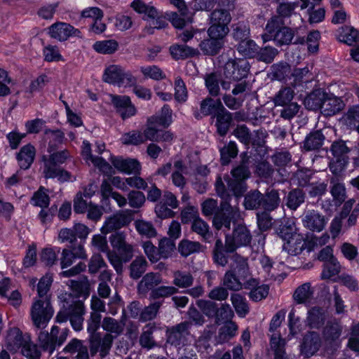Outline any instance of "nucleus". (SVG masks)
Returning <instances> with one entry per match:
<instances>
[{
	"mask_svg": "<svg viewBox=\"0 0 359 359\" xmlns=\"http://www.w3.org/2000/svg\"><path fill=\"white\" fill-rule=\"evenodd\" d=\"M6 346L11 351L16 352L21 349V353L28 359H39L41 353L37 346L32 343L28 334H23L17 328H11L6 337Z\"/></svg>",
	"mask_w": 359,
	"mask_h": 359,
	"instance_id": "1",
	"label": "nucleus"
},
{
	"mask_svg": "<svg viewBox=\"0 0 359 359\" xmlns=\"http://www.w3.org/2000/svg\"><path fill=\"white\" fill-rule=\"evenodd\" d=\"M85 313L86 309L83 301H73L69 305L60 309L55 317V320L60 323L69 320L75 331H81L83 329Z\"/></svg>",
	"mask_w": 359,
	"mask_h": 359,
	"instance_id": "2",
	"label": "nucleus"
},
{
	"mask_svg": "<svg viewBox=\"0 0 359 359\" xmlns=\"http://www.w3.org/2000/svg\"><path fill=\"white\" fill-rule=\"evenodd\" d=\"M69 333L68 328L60 330L57 326H53L50 332L41 331L39 334V342L43 350L52 353L56 346H61L67 339Z\"/></svg>",
	"mask_w": 359,
	"mask_h": 359,
	"instance_id": "3",
	"label": "nucleus"
},
{
	"mask_svg": "<svg viewBox=\"0 0 359 359\" xmlns=\"http://www.w3.org/2000/svg\"><path fill=\"white\" fill-rule=\"evenodd\" d=\"M53 315V309L48 297L36 300L31 308V316L35 327L44 328Z\"/></svg>",
	"mask_w": 359,
	"mask_h": 359,
	"instance_id": "4",
	"label": "nucleus"
},
{
	"mask_svg": "<svg viewBox=\"0 0 359 359\" xmlns=\"http://www.w3.org/2000/svg\"><path fill=\"white\" fill-rule=\"evenodd\" d=\"M239 216V210L229 201H222L219 210L213 217L212 224L217 230L223 228L230 229L231 222Z\"/></svg>",
	"mask_w": 359,
	"mask_h": 359,
	"instance_id": "5",
	"label": "nucleus"
},
{
	"mask_svg": "<svg viewBox=\"0 0 359 359\" xmlns=\"http://www.w3.org/2000/svg\"><path fill=\"white\" fill-rule=\"evenodd\" d=\"M115 336L111 333H97L90 335L89 349L92 356L99 353L101 358L107 356L112 348Z\"/></svg>",
	"mask_w": 359,
	"mask_h": 359,
	"instance_id": "6",
	"label": "nucleus"
},
{
	"mask_svg": "<svg viewBox=\"0 0 359 359\" xmlns=\"http://www.w3.org/2000/svg\"><path fill=\"white\" fill-rule=\"evenodd\" d=\"M280 233L285 241L283 244V249L289 254L297 255L304 249V241L303 236L296 232L295 228L283 226Z\"/></svg>",
	"mask_w": 359,
	"mask_h": 359,
	"instance_id": "7",
	"label": "nucleus"
},
{
	"mask_svg": "<svg viewBox=\"0 0 359 359\" xmlns=\"http://www.w3.org/2000/svg\"><path fill=\"white\" fill-rule=\"evenodd\" d=\"M249 69V62L246 60H231L224 65V76L226 79L238 81L247 76Z\"/></svg>",
	"mask_w": 359,
	"mask_h": 359,
	"instance_id": "8",
	"label": "nucleus"
},
{
	"mask_svg": "<svg viewBox=\"0 0 359 359\" xmlns=\"http://www.w3.org/2000/svg\"><path fill=\"white\" fill-rule=\"evenodd\" d=\"M191 321H184L170 327L168 330V341L175 346L184 345L191 334Z\"/></svg>",
	"mask_w": 359,
	"mask_h": 359,
	"instance_id": "9",
	"label": "nucleus"
},
{
	"mask_svg": "<svg viewBox=\"0 0 359 359\" xmlns=\"http://www.w3.org/2000/svg\"><path fill=\"white\" fill-rule=\"evenodd\" d=\"M48 33L51 38L60 41H65L70 36L82 38V34L79 29L74 28L68 23L62 22H55L52 25L49 27Z\"/></svg>",
	"mask_w": 359,
	"mask_h": 359,
	"instance_id": "10",
	"label": "nucleus"
},
{
	"mask_svg": "<svg viewBox=\"0 0 359 359\" xmlns=\"http://www.w3.org/2000/svg\"><path fill=\"white\" fill-rule=\"evenodd\" d=\"M131 220V215L128 211L118 212L106 219L101 229V232L103 234H108L113 231H116L121 228L127 226Z\"/></svg>",
	"mask_w": 359,
	"mask_h": 359,
	"instance_id": "11",
	"label": "nucleus"
},
{
	"mask_svg": "<svg viewBox=\"0 0 359 359\" xmlns=\"http://www.w3.org/2000/svg\"><path fill=\"white\" fill-rule=\"evenodd\" d=\"M327 222L325 216L316 210H306L302 219L304 226L313 232L323 231Z\"/></svg>",
	"mask_w": 359,
	"mask_h": 359,
	"instance_id": "12",
	"label": "nucleus"
},
{
	"mask_svg": "<svg viewBox=\"0 0 359 359\" xmlns=\"http://www.w3.org/2000/svg\"><path fill=\"white\" fill-rule=\"evenodd\" d=\"M103 80L109 83L128 84L133 83L134 79L131 75L125 73L123 69L117 65H110L104 71Z\"/></svg>",
	"mask_w": 359,
	"mask_h": 359,
	"instance_id": "13",
	"label": "nucleus"
},
{
	"mask_svg": "<svg viewBox=\"0 0 359 359\" xmlns=\"http://www.w3.org/2000/svg\"><path fill=\"white\" fill-rule=\"evenodd\" d=\"M110 243L114 249L123 256L124 262H128L133 256V246L128 243L123 233H116L110 236Z\"/></svg>",
	"mask_w": 359,
	"mask_h": 359,
	"instance_id": "14",
	"label": "nucleus"
},
{
	"mask_svg": "<svg viewBox=\"0 0 359 359\" xmlns=\"http://www.w3.org/2000/svg\"><path fill=\"white\" fill-rule=\"evenodd\" d=\"M110 97L112 104L116 108L118 113L123 119L135 114L136 109L132 104L128 96L110 95Z\"/></svg>",
	"mask_w": 359,
	"mask_h": 359,
	"instance_id": "15",
	"label": "nucleus"
},
{
	"mask_svg": "<svg viewBox=\"0 0 359 359\" xmlns=\"http://www.w3.org/2000/svg\"><path fill=\"white\" fill-rule=\"evenodd\" d=\"M70 155L67 150H63L59 152H55L49 156L48 158L46 156L43 157L44 162L43 174L45 177L53 176L55 170L53 168H58L57 164H62L69 158Z\"/></svg>",
	"mask_w": 359,
	"mask_h": 359,
	"instance_id": "16",
	"label": "nucleus"
},
{
	"mask_svg": "<svg viewBox=\"0 0 359 359\" xmlns=\"http://www.w3.org/2000/svg\"><path fill=\"white\" fill-rule=\"evenodd\" d=\"M234 244L231 243H222L221 240H217L213 250V259L216 264L224 266L228 263L226 253L234 252Z\"/></svg>",
	"mask_w": 359,
	"mask_h": 359,
	"instance_id": "17",
	"label": "nucleus"
},
{
	"mask_svg": "<svg viewBox=\"0 0 359 359\" xmlns=\"http://www.w3.org/2000/svg\"><path fill=\"white\" fill-rule=\"evenodd\" d=\"M251 239L252 236L248 228L239 224L234 228L232 238L227 237L226 242L234 244V250H236L238 246L250 244Z\"/></svg>",
	"mask_w": 359,
	"mask_h": 359,
	"instance_id": "18",
	"label": "nucleus"
},
{
	"mask_svg": "<svg viewBox=\"0 0 359 359\" xmlns=\"http://www.w3.org/2000/svg\"><path fill=\"white\" fill-rule=\"evenodd\" d=\"M162 282L161 274L158 273H147L137 285V290L140 294L146 295L149 290H154L155 287Z\"/></svg>",
	"mask_w": 359,
	"mask_h": 359,
	"instance_id": "19",
	"label": "nucleus"
},
{
	"mask_svg": "<svg viewBox=\"0 0 359 359\" xmlns=\"http://www.w3.org/2000/svg\"><path fill=\"white\" fill-rule=\"evenodd\" d=\"M344 104L343 101L332 95L325 93L323 101L322 113L327 116H330L343 109Z\"/></svg>",
	"mask_w": 359,
	"mask_h": 359,
	"instance_id": "20",
	"label": "nucleus"
},
{
	"mask_svg": "<svg viewBox=\"0 0 359 359\" xmlns=\"http://www.w3.org/2000/svg\"><path fill=\"white\" fill-rule=\"evenodd\" d=\"M320 346V338L316 332H309L304 337L302 353L309 358L318 351Z\"/></svg>",
	"mask_w": 359,
	"mask_h": 359,
	"instance_id": "21",
	"label": "nucleus"
},
{
	"mask_svg": "<svg viewBox=\"0 0 359 359\" xmlns=\"http://www.w3.org/2000/svg\"><path fill=\"white\" fill-rule=\"evenodd\" d=\"M314 288L310 283H304L298 286L292 294L293 300L298 304L311 302L313 297Z\"/></svg>",
	"mask_w": 359,
	"mask_h": 359,
	"instance_id": "22",
	"label": "nucleus"
},
{
	"mask_svg": "<svg viewBox=\"0 0 359 359\" xmlns=\"http://www.w3.org/2000/svg\"><path fill=\"white\" fill-rule=\"evenodd\" d=\"M342 326L338 322H330L324 328L323 334L327 343L334 348L339 346L338 339L341 336Z\"/></svg>",
	"mask_w": 359,
	"mask_h": 359,
	"instance_id": "23",
	"label": "nucleus"
},
{
	"mask_svg": "<svg viewBox=\"0 0 359 359\" xmlns=\"http://www.w3.org/2000/svg\"><path fill=\"white\" fill-rule=\"evenodd\" d=\"M285 346V340L281 338L280 334L273 333L270 340V348L274 359H288Z\"/></svg>",
	"mask_w": 359,
	"mask_h": 359,
	"instance_id": "24",
	"label": "nucleus"
},
{
	"mask_svg": "<svg viewBox=\"0 0 359 359\" xmlns=\"http://www.w3.org/2000/svg\"><path fill=\"white\" fill-rule=\"evenodd\" d=\"M354 202V200H349L346 201L342 208L339 216L336 217L332 220L330 226V232L333 238L337 236L339 233L340 232L342 227V220L348 217V214L350 213L353 208Z\"/></svg>",
	"mask_w": 359,
	"mask_h": 359,
	"instance_id": "25",
	"label": "nucleus"
},
{
	"mask_svg": "<svg viewBox=\"0 0 359 359\" xmlns=\"http://www.w3.org/2000/svg\"><path fill=\"white\" fill-rule=\"evenodd\" d=\"M111 162L113 165L121 172L135 174L140 172V164L135 159L114 158Z\"/></svg>",
	"mask_w": 359,
	"mask_h": 359,
	"instance_id": "26",
	"label": "nucleus"
},
{
	"mask_svg": "<svg viewBox=\"0 0 359 359\" xmlns=\"http://www.w3.org/2000/svg\"><path fill=\"white\" fill-rule=\"evenodd\" d=\"M232 122V114L224 108L221 111H218L216 116V127L217 133L221 136H224L230 128Z\"/></svg>",
	"mask_w": 359,
	"mask_h": 359,
	"instance_id": "27",
	"label": "nucleus"
},
{
	"mask_svg": "<svg viewBox=\"0 0 359 359\" xmlns=\"http://www.w3.org/2000/svg\"><path fill=\"white\" fill-rule=\"evenodd\" d=\"M340 269L341 266L338 261L337 259H332L324 264L321 278L338 282V279L340 277V276H339Z\"/></svg>",
	"mask_w": 359,
	"mask_h": 359,
	"instance_id": "28",
	"label": "nucleus"
},
{
	"mask_svg": "<svg viewBox=\"0 0 359 359\" xmlns=\"http://www.w3.org/2000/svg\"><path fill=\"white\" fill-rule=\"evenodd\" d=\"M235 268L233 266H231V269L228 270L222 280V285L226 288V290L232 291H239L243 288V284L235 274Z\"/></svg>",
	"mask_w": 359,
	"mask_h": 359,
	"instance_id": "29",
	"label": "nucleus"
},
{
	"mask_svg": "<svg viewBox=\"0 0 359 359\" xmlns=\"http://www.w3.org/2000/svg\"><path fill=\"white\" fill-rule=\"evenodd\" d=\"M35 156V149L33 146L27 144L21 148L18 160L21 168L27 169L33 163Z\"/></svg>",
	"mask_w": 359,
	"mask_h": 359,
	"instance_id": "30",
	"label": "nucleus"
},
{
	"mask_svg": "<svg viewBox=\"0 0 359 359\" xmlns=\"http://www.w3.org/2000/svg\"><path fill=\"white\" fill-rule=\"evenodd\" d=\"M101 326L106 331L105 333H111V335L115 336V339L124 330V324L111 317H104Z\"/></svg>",
	"mask_w": 359,
	"mask_h": 359,
	"instance_id": "31",
	"label": "nucleus"
},
{
	"mask_svg": "<svg viewBox=\"0 0 359 359\" xmlns=\"http://www.w3.org/2000/svg\"><path fill=\"white\" fill-rule=\"evenodd\" d=\"M224 107L220 100H213L211 97H207L201 103L200 111L203 116H208L212 113L221 111Z\"/></svg>",
	"mask_w": 359,
	"mask_h": 359,
	"instance_id": "32",
	"label": "nucleus"
},
{
	"mask_svg": "<svg viewBox=\"0 0 359 359\" xmlns=\"http://www.w3.org/2000/svg\"><path fill=\"white\" fill-rule=\"evenodd\" d=\"M280 201L277 190L267 189L265 194H262V207L266 210L272 211L279 205Z\"/></svg>",
	"mask_w": 359,
	"mask_h": 359,
	"instance_id": "33",
	"label": "nucleus"
},
{
	"mask_svg": "<svg viewBox=\"0 0 359 359\" xmlns=\"http://www.w3.org/2000/svg\"><path fill=\"white\" fill-rule=\"evenodd\" d=\"M231 304L238 316L244 318L250 311L246 299L239 293L231 294Z\"/></svg>",
	"mask_w": 359,
	"mask_h": 359,
	"instance_id": "34",
	"label": "nucleus"
},
{
	"mask_svg": "<svg viewBox=\"0 0 359 359\" xmlns=\"http://www.w3.org/2000/svg\"><path fill=\"white\" fill-rule=\"evenodd\" d=\"M222 46L223 40L216 37H210V39L203 40L200 43L202 51L205 54L210 55L217 54Z\"/></svg>",
	"mask_w": 359,
	"mask_h": 359,
	"instance_id": "35",
	"label": "nucleus"
},
{
	"mask_svg": "<svg viewBox=\"0 0 359 359\" xmlns=\"http://www.w3.org/2000/svg\"><path fill=\"white\" fill-rule=\"evenodd\" d=\"M326 318L325 311L323 308L314 306L308 313L307 321L312 327H319Z\"/></svg>",
	"mask_w": 359,
	"mask_h": 359,
	"instance_id": "36",
	"label": "nucleus"
},
{
	"mask_svg": "<svg viewBox=\"0 0 359 359\" xmlns=\"http://www.w3.org/2000/svg\"><path fill=\"white\" fill-rule=\"evenodd\" d=\"M325 93L320 90H314L304 99V105L309 110L321 109Z\"/></svg>",
	"mask_w": 359,
	"mask_h": 359,
	"instance_id": "37",
	"label": "nucleus"
},
{
	"mask_svg": "<svg viewBox=\"0 0 359 359\" xmlns=\"http://www.w3.org/2000/svg\"><path fill=\"white\" fill-rule=\"evenodd\" d=\"M172 57L175 60L185 59L198 53L197 50L186 45L175 44L170 48Z\"/></svg>",
	"mask_w": 359,
	"mask_h": 359,
	"instance_id": "38",
	"label": "nucleus"
},
{
	"mask_svg": "<svg viewBox=\"0 0 359 359\" xmlns=\"http://www.w3.org/2000/svg\"><path fill=\"white\" fill-rule=\"evenodd\" d=\"M325 138L321 130L311 133L304 141V147L307 151L318 149L323 145Z\"/></svg>",
	"mask_w": 359,
	"mask_h": 359,
	"instance_id": "39",
	"label": "nucleus"
},
{
	"mask_svg": "<svg viewBox=\"0 0 359 359\" xmlns=\"http://www.w3.org/2000/svg\"><path fill=\"white\" fill-rule=\"evenodd\" d=\"M44 140L48 142V151L51 153L56 149L58 144L62 143L64 133L58 130H48L45 132Z\"/></svg>",
	"mask_w": 359,
	"mask_h": 359,
	"instance_id": "40",
	"label": "nucleus"
},
{
	"mask_svg": "<svg viewBox=\"0 0 359 359\" xmlns=\"http://www.w3.org/2000/svg\"><path fill=\"white\" fill-rule=\"evenodd\" d=\"M305 193L300 189H294L290 191L286 198V205L291 210H295L304 202Z\"/></svg>",
	"mask_w": 359,
	"mask_h": 359,
	"instance_id": "41",
	"label": "nucleus"
},
{
	"mask_svg": "<svg viewBox=\"0 0 359 359\" xmlns=\"http://www.w3.org/2000/svg\"><path fill=\"white\" fill-rule=\"evenodd\" d=\"M148 263L142 257H137L130 265V276L133 279H138L146 271Z\"/></svg>",
	"mask_w": 359,
	"mask_h": 359,
	"instance_id": "42",
	"label": "nucleus"
},
{
	"mask_svg": "<svg viewBox=\"0 0 359 359\" xmlns=\"http://www.w3.org/2000/svg\"><path fill=\"white\" fill-rule=\"evenodd\" d=\"M283 22L280 16H274L271 18L267 22L266 26V33L262 35L264 42H266L274 39V35L276 32L282 28Z\"/></svg>",
	"mask_w": 359,
	"mask_h": 359,
	"instance_id": "43",
	"label": "nucleus"
},
{
	"mask_svg": "<svg viewBox=\"0 0 359 359\" xmlns=\"http://www.w3.org/2000/svg\"><path fill=\"white\" fill-rule=\"evenodd\" d=\"M173 284L180 288L191 287L194 283L193 276L187 271H175L173 272Z\"/></svg>",
	"mask_w": 359,
	"mask_h": 359,
	"instance_id": "44",
	"label": "nucleus"
},
{
	"mask_svg": "<svg viewBox=\"0 0 359 359\" xmlns=\"http://www.w3.org/2000/svg\"><path fill=\"white\" fill-rule=\"evenodd\" d=\"M341 180L338 177L330 178V183L332 184L330 192L334 199L339 204L342 203L346 199L345 187L341 182Z\"/></svg>",
	"mask_w": 359,
	"mask_h": 359,
	"instance_id": "45",
	"label": "nucleus"
},
{
	"mask_svg": "<svg viewBox=\"0 0 359 359\" xmlns=\"http://www.w3.org/2000/svg\"><path fill=\"white\" fill-rule=\"evenodd\" d=\"M259 47L250 39H245L241 41L238 46V52L243 56L255 57L258 53Z\"/></svg>",
	"mask_w": 359,
	"mask_h": 359,
	"instance_id": "46",
	"label": "nucleus"
},
{
	"mask_svg": "<svg viewBox=\"0 0 359 359\" xmlns=\"http://www.w3.org/2000/svg\"><path fill=\"white\" fill-rule=\"evenodd\" d=\"M234 317V311L231 306L227 303H224L220 305V307L217 308L215 314V322L217 324L231 321Z\"/></svg>",
	"mask_w": 359,
	"mask_h": 359,
	"instance_id": "47",
	"label": "nucleus"
},
{
	"mask_svg": "<svg viewBox=\"0 0 359 359\" xmlns=\"http://www.w3.org/2000/svg\"><path fill=\"white\" fill-rule=\"evenodd\" d=\"M339 39L340 41L351 46L359 41V33L353 27L346 26L341 28Z\"/></svg>",
	"mask_w": 359,
	"mask_h": 359,
	"instance_id": "48",
	"label": "nucleus"
},
{
	"mask_svg": "<svg viewBox=\"0 0 359 359\" xmlns=\"http://www.w3.org/2000/svg\"><path fill=\"white\" fill-rule=\"evenodd\" d=\"M262 194L257 190L248 193L245 196L244 205L246 209L253 210L262 206Z\"/></svg>",
	"mask_w": 359,
	"mask_h": 359,
	"instance_id": "49",
	"label": "nucleus"
},
{
	"mask_svg": "<svg viewBox=\"0 0 359 359\" xmlns=\"http://www.w3.org/2000/svg\"><path fill=\"white\" fill-rule=\"evenodd\" d=\"M131 7L139 13H144L149 18L155 19L158 18V11L154 6H148L142 0H134Z\"/></svg>",
	"mask_w": 359,
	"mask_h": 359,
	"instance_id": "50",
	"label": "nucleus"
},
{
	"mask_svg": "<svg viewBox=\"0 0 359 359\" xmlns=\"http://www.w3.org/2000/svg\"><path fill=\"white\" fill-rule=\"evenodd\" d=\"M202 245L198 242L191 241L189 240L182 241L178 246V250L184 257H187L191 254L200 252Z\"/></svg>",
	"mask_w": 359,
	"mask_h": 359,
	"instance_id": "51",
	"label": "nucleus"
},
{
	"mask_svg": "<svg viewBox=\"0 0 359 359\" xmlns=\"http://www.w3.org/2000/svg\"><path fill=\"white\" fill-rule=\"evenodd\" d=\"M162 306L161 302H154L144 308L140 315V320L146 322L154 319Z\"/></svg>",
	"mask_w": 359,
	"mask_h": 359,
	"instance_id": "52",
	"label": "nucleus"
},
{
	"mask_svg": "<svg viewBox=\"0 0 359 359\" xmlns=\"http://www.w3.org/2000/svg\"><path fill=\"white\" fill-rule=\"evenodd\" d=\"M135 226L137 232L147 238H153L156 236V229L153 224L142 219H138L135 222Z\"/></svg>",
	"mask_w": 359,
	"mask_h": 359,
	"instance_id": "53",
	"label": "nucleus"
},
{
	"mask_svg": "<svg viewBox=\"0 0 359 359\" xmlns=\"http://www.w3.org/2000/svg\"><path fill=\"white\" fill-rule=\"evenodd\" d=\"M117 48L118 43L114 40L97 41L93 45L95 51L102 54H111L117 50Z\"/></svg>",
	"mask_w": 359,
	"mask_h": 359,
	"instance_id": "54",
	"label": "nucleus"
},
{
	"mask_svg": "<svg viewBox=\"0 0 359 359\" xmlns=\"http://www.w3.org/2000/svg\"><path fill=\"white\" fill-rule=\"evenodd\" d=\"M331 152L333 155L334 159H341V158H348V153L349 152V149L346 145L345 142L342 140L334 142L331 146Z\"/></svg>",
	"mask_w": 359,
	"mask_h": 359,
	"instance_id": "55",
	"label": "nucleus"
},
{
	"mask_svg": "<svg viewBox=\"0 0 359 359\" xmlns=\"http://www.w3.org/2000/svg\"><path fill=\"white\" fill-rule=\"evenodd\" d=\"M172 111L168 105H165L161 110V116L150 117L151 123H158V126L168 127L171 123Z\"/></svg>",
	"mask_w": 359,
	"mask_h": 359,
	"instance_id": "56",
	"label": "nucleus"
},
{
	"mask_svg": "<svg viewBox=\"0 0 359 359\" xmlns=\"http://www.w3.org/2000/svg\"><path fill=\"white\" fill-rule=\"evenodd\" d=\"M294 36V31L292 29L283 27L274 35V39L280 45L289 44Z\"/></svg>",
	"mask_w": 359,
	"mask_h": 359,
	"instance_id": "57",
	"label": "nucleus"
},
{
	"mask_svg": "<svg viewBox=\"0 0 359 359\" xmlns=\"http://www.w3.org/2000/svg\"><path fill=\"white\" fill-rule=\"evenodd\" d=\"M294 91L289 87L281 88L274 98L276 105L283 106L292 102Z\"/></svg>",
	"mask_w": 359,
	"mask_h": 359,
	"instance_id": "58",
	"label": "nucleus"
},
{
	"mask_svg": "<svg viewBox=\"0 0 359 359\" xmlns=\"http://www.w3.org/2000/svg\"><path fill=\"white\" fill-rule=\"evenodd\" d=\"M154 327L147 325L144 327L143 332L140 337V345L147 348H151L156 346V342L152 337Z\"/></svg>",
	"mask_w": 359,
	"mask_h": 359,
	"instance_id": "59",
	"label": "nucleus"
},
{
	"mask_svg": "<svg viewBox=\"0 0 359 359\" xmlns=\"http://www.w3.org/2000/svg\"><path fill=\"white\" fill-rule=\"evenodd\" d=\"M238 150L235 142H230L227 146L220 149L221 159L223 164H227L231 158H235L238 154Z\"/></svg>",
	"mask_w": 359,
	"mask_h": 359,
	"instance_id": "60",
	"label": "nucleus"
},
{
	"mask_svg": "<svg viewBox=\"0 0 359 359\" xmlns=\"http://www.w3.org/2000/svg\"><path fill=\"white\" fill-rule=\"evenodd\" d=\"M348 162L346 158L334 159L332 158L330 163V169L333 176L332 177H338L343 179V172Z\"/></svg>",
	"mask_w": 359,
	"mask_h": 359,
	"instance_id": "61",
	"label": "nucleus"
},
{
	"mask_svg": "<svg viewBox=\"0 0 359 359\" xmlns=\"http://www.w3.org/2000/svg\"><path fill=\"white\" fill-rule=\"evenodd\" d=\"M191 230L202 236L204 239L210 237L209 226L199 217L192 222Z\"/></svg>",
	"mask_w": 359,
	"mask_h": 359,
	"instance_id": "62",
	"label": "nucleus"
},
{
	"mask_svg": "<svg viewBox=\"0 0 359 359\" xmlns=\"http://www.w3.org/2000/svg\"><path fill=\"white\" fill-rule=\"evenodd\" d=\"M231 19V15L228 11L216 9L211 13L210 22L228 25Z\"/></svg>",
	"mask_w": 359,
	"mask_h": 359,
	"instance_id": "63",
	"label": "nucleus"
},
{
	"mask_svg": "<svg viewBox=\"0 0 359 359\" xmlns=\"http://www.w3.org/2000/svg\"><path fill=\"white\" fill-rule=\"evenodd\" d=\"M238 325L235 322H226V324L219 329V337L224 341L229 340L236 335Z\"/></svg>",
	"mask_w": 359,
	"mask_h": 359,
	"instance_id": "64",
	"label": "nucleus"
}]
</instances>
